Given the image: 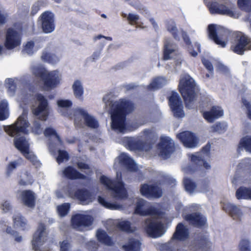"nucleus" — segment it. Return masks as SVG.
Wrapping results in <instances>:
<instances>
[{"mask_svg": "<svg viewBox=\"0 0 251 251\" xmlns=\"http://www.w3.org/2000/svg\"><path fill=\"white\" fill-rule=\"evenodd\" d=\"M134 212L141 216H152L146 219L144 224L145 230L150 236L157 238L164 234V226L160 220L165 217L164 213L159 211L153 205L142 199L138 200Z\"/></svg>", "mask_w": 251, "mask_h": 251, "instance_id": "nucleus-1", "label": "nucleus"}, {"mask_svg": "<svg viewBox=\"0 0 251 251\" xmlns=\"http://www.w3.org/2000/svg\"><path fill=\"white\" fill-rule=\"evenodd\" d=\"M112 97L111 94H107L103 98L105 110L111 114V127L118 133H126L129 130L126 126V115L133 110L134 105L126 100L114 101Z\"/></svg>", "mask_w": 251, "mask_h": 251, "instance_id": "nucleus-2", "label": "nucleus"}, {"mask_svg": "<svg viewBox=\"0 0 251 251\" xmlns=\"http://www.w3.org/2000/svg\"><path fill=\"white\" fill-rule=\"evenodd\" d=\"M141 137L147 142H143L139 138L124 137L122 144L131 151H147L150 150L152 145L157 140V136L155 130L153 128L146 129L143 131Z\"/></svg>", "mask_w": 251, "mask_h": 251, "instance_id": "nucleus-3", "label": "nucleus"}, {"mask_svg": "<svg viewBox=\"0 0 251 251\" xmlns=\"http://www.w3.org/2000/svg\"><path fill=\"white\" fill-rule=\"evenodd\" d=\"M178 87L186 106L191 108L197 97L194 80L188 75H182L179 80Z\"/></svg>", "mask_w": 251, "mask_h": 251, "instance_id": "nucleus-4", "label": "nucleus"}, {"mask_svg": "<svg viewBox=\"0 0 251 251\" xmlns=\"http://www.w3.org/2000/svg\"><path fill=\"white\" fill-rule=\"evenodd\" d=\"M100 180L101 183L110 191L111 195L113 197L117 199H122L126 197V191L121 181V173L117 172L116 180L115 182L105 176H101Z\"/></svg>", "mask_w": 251, "mask_h": 251, "instance_id": "nucleus-5", "label": "nucleus"}, {"mask_svg": "<svg viewBox=\"0 0 251 251\" xmlns=\"http://www.w3.org/2000/svg\"><path fill=\"white\" fill-rule=\"evenodd\" d=\"M74 124L78 127H82L84 126L92 128H97L99 123L97 119L87 111L81 107H77L73 110Z\"/></svg>", "mask_w": 251, "mask_h": 251, "instance_id": "nucleus-6", "label": "nucleus"}, {"mask_svg": "<svg viewBox=\"0 0 251 251\" xmlns=\"http://www.w3.org/2000/svg\"><path fill=\"white\" fill-rule=\"evenodd\" d=\"M27 112L24 110L22 114L20 115L17 121L13 125L4 126L6 132L11 136H20L22 134L28 133L27 128L29 123L27 120Z\"/></svg>", "mask_w": 251, "mask_h": 251, "instance_id": "nucleus-7", "label": "nucleus"}, {"mask_svg": "<svg viewBox=\"0 0 251 251\" xmlns=\"http://www.w3.org/2000/svg\"><path fill=\"white\" fill-rule=\"evenodd\" d=\"M207 6L212 14L218 13L226 15L234 18H237L239 16L238 13L232 7L229 6L228 4L225 5L211 1L208 2Z\"/></svg>", "mask_w": 251, "mask_h": 251, "instance_id": "nucleus-8", "label": "nucleus"}, {"mask_svg": "<svg viewBox=\"0 0 251 251\" xmlns=\"http://www.w3.org/2000/svg\"><path fill=\"white\" fill-rule=\"evenodd\" d=\"M232 50L239 54H242L246 50H251V40L242 33H238L231 46Z\"/></svg>", "mask_w": 251, "mask_h": 251, "instance_id": "nucleus-9", "label": "nucleus"}, {"mask_svg": "<svg viewBox=\"0 0 251 251\" xmlns=\"http://www.w3.org/2000/svg\"><path fill=\"white\" fill-rule=\"evenodd\" d=\"M36 98L39 104L37 107L32 108V113L38 119L45 121L47 120L49 114L48 100L44 96L40 94H36Z\"/></svg>", "mask_w": 251, "mask_h": 251, "instance_id": "nucleus-10", "label": "nucleus"}, {"mask_svg": "<svg viewBox=\"0 0 251 251\" xmlns=\"http://www.w3.org/2000/svg\"><path fill=\"white\" fill-rule=\"evenodd\" d=\"M93 221L92 216L77 214L72 217L71 219L72 225L74 228L78 231H84L88 229Z\"/></svg>", "mask_w": 251, "mask_h": 251, "instance_id": "nucleus-11", "label": "nucleus"}, {"mask_svg": "<svg viewBox=\"0 0 251 251\" xmlns=\"http://www.w3.org/2000/svg\"><path fill=\"white\" fill-rule=\"evenodd\" d=\"M47 240V233L45 230V226L40 224L38 226V229L34 234L32 240V248L35 251H52L49 248H44L40 250V247Z\"/></svg>", "mask_w": 251, "mask_h": 251, "instance_id": "nucleus-12", "label": "nucleus"}, {"mask_svg": "<svg viewBox=\"0 0 251 251\" xmlns=\"http://www.w3.org/2000/svg\"><path fill=\"white\" fill-rule=\"evenodd\" d=\"M62 80V75L57 70L47 71L42 81L46 89L52 90L59 85Z\"/></svg>", "mask_w": 251, "mask_h": 251, "instance_id": "nucleus-13", "label": "nucleus"}, {"mask_svg": "<svg viewBox=\"0 0 251 251\" xmlns=\"http://www.w3.org/2000/svg\"><path fill=\"white\" fill-rule=\"evenodd\" d=\"M208 33L209 37L222 47H225L226 42L223 37L226 36V32L220 25H210L208 26Z\"/></svg>", "mask_w": 251, "mask_h": 251, "instance_id": "nucleus-14", "label": "nucleus"}, {"mask_svg": "<svg viewBox=\"0 0 251 251\" xmlns=\"http://www.w3.org/2000/svg\"><path fill=\"white\" fill-rule=\"evenodd\" d=\"M174 143L169 137L161 138L160 142L158 145L159 155L164 159L170 157L174 151Z\"/></svg>", "mask_w": 251, "mask_h": 251, "instance_id": "nucleus-15", "label": "nucleus"}, {"mask_svg": "<svg viewBox=\"0 0 251 251\" xmlns=\"http://www.w3.org/2000/svg\"><path fill=\"white\" fill-rule=\"evenodd\" d=\"M210 146L207 145L201 152L196 153L191 156V161L199 166H203L206 169H209L210 165L206 162L205 159L209 157Z\"/></svg>", "mask_w": 251, "mask_h": 251, "instance_id": "nucleus-16", "label": "nucleus"}, {"mask_svg": "<svg viewBox=\"0 0 251 251\" xmlns=\"http://www.w3.org/2000/svg\"><path fill=\"white\" fill-rule=\"evenodd\" d=\"M21 43V39L19 33L13 29H8L6 34L5 47L10 50L19 46Z\"/></svg>", "mask_w": 251, "mask_h": 251, "instance_id": "nucleus-17", "label": "nucleus"}, {"mask_svg": "<svg viewBox=\"0 0 251 251\" xmlns=\"http://www.w3.org/2000/svg\"><path fill=\"white\" fill-rule=\"evenodd\" d=\"M28 78V75H25L21 77L19 79L17 78H7L5 81V85L9 95L12 96L15 94L16 84L18 82H20L24 87H27L29 83Z\"/></svg>", "mask_w": 251, "mask_h": 251, "instance_id": "nucleus-18", "label": "nucleus"}, {"mask_svg": "<svg viewBox=\"0 0 251 251\" xmlns=\"http://www.w3.org/2000/svg\"><path fill=\"white\" fill-rule=\"evenodd\" d=\"M69 196L76 199L82 204H88L95 199L93 194L86 189H78L75 192L74 195L69 193Z\"/></svg>", "mask_w": 251, "mask_h": 251, "instance_id": "nucleus-19", "label": "nucleus"}, {"mask_svg": "<svg viewBox=\"0 0 251 251\" xmlns=\"http://www.w3.org/2000/svg\"><path fill=\"white\" fill-rule=\"evenodd\" d=\"M35 194L31 190H24L19 192V199L23 205L33 209L35 206Z\"/></svg>", "mask_w": 251, "mask_h": 251, "instance_id": "nucleus-20", "label": "nucleus"}, {"mask_svg": "<svg viewBox=\"0 0 251 251\" xmlns=\"http://www.w3.org/2000/svg\"><path fill=\"white\" fill-rule=\"evenodd\" d=\"M141 194L147 198H158L161 197V189L156 185H149L146 184L142 185L140 188Z\"/></svg>", "mask_w": 251, "mask_h": 251, "instance_id": "nucleus-21", "label": "nucleus"}, {"mask_svg": "<svg viewBox=\"0 0 251 251\" xmlns=\"http://www.w3.org/2000/svg\"><path fill=\"white\" fill-rule=\"evenodd\" d=\"M42 27L44 32L50 33L54 30L53 14L49 11L43 13L41 16Z\"/></svg>", "mask_w": 251, "mask_h": 251, "instance_id": "nucleus-22", "label": "nucleus"}, {"mask_svg": "<svg viewBox=\"0 0 251 251\" xmlns=\"http://www.w3.org/2000/svg\"><path fill=\"white\" fill-rule=\"evenodd\" d=\"M177 138L181 141L184 146L187 148L195 147L198 143L196 136L189 131H184L177 135Z\"/></svg>", "mask_w": 251, "mask_h": 251, "instance_id": "nucleus-23", "label": "nucleus"}, {"mask_svg": "<svg viewBox=\"0 0 251 251\" xmlns=\"http://www.w3.org/2000/svg\"><path fill=\"white\" fill-rule=\"evenodd\" d=\"M58 105V112L61 115L69 117L70 118H74L73 110H70V108L72 105V102L69 100H60L57 102Z\"/></svg>", "mask_w": 251, "mask_h": 251, "instance_id": "nucleus-24", "label": "nucleus"}, {"mask_svg": "<svg viewBox=\"0 0 251 251\" xmlns=\"http://www.w3.org/2000/svg\"><path fill=\"white\" fill-rule=\"evenodd\" d=\"M107 225H112L113 227H107L110 230L115 228L127 232H133L135 230V227L131 226L130 222L127 221L109 220L107 222Z\"/></svg>", "mask_w": 251, "mask_h": 251, "instance_id": "nucleus-25", "label": "nucleus"}, {"mask_svg": "<svg viewBox=\"0 0 251 251\" xmlns=\"http://www.w3.org/2000/svg\"><path fill=\"white\" fill-rule=\"evenodd\" d=\"M119 164L130 171H135L137 169L136 164L133 160L126 153H122L117 158Z\"/></svg>", "mask_w": 251, "mask_h": 251, "instance_id": "nucleus-26", "label": "nucleus"}, {"mask_svg": "<svg viewBox=\"0 0 251 251\" xmlns=\"http://www.w3.org/2000/svg\"><path fill=\"white\" fill-rule=\"evenodd\" d=\"M224 114L223 110L219 106H213L212 108L207 111L203 113V116L208 122H213L216 119L222 116Z\"/></svg>", "mask_w": 251, "mask_h": 251, "instance_id": "nucleus-27", "label": "nucleus"}, {"mask_svg": "<svg viewBox=\"0 0 251 251\" xmlns=\"http://www.w3.org/2000/svg\"><path fill=\"white\" fill-rule=\"evenodd\" d=\"M185 219L195 226H204L206 222L205 218L199 213H194L185 216Z\"/></svg>", "mask_w": 251, "mask_h": 251, "instance_id": "nucleus-28", "label": "nucleus"}, {"mask_svg": "<svg viewBox=\"0 0 251 251\" xmlns=\"http://www.w3.org/2000/svg\"><path fill=\"white\" fill-rule=\"evenodd\" d=\"M223 209L226 212H228L234 220H240L243 215L241 209L238 206L232 203L224 204Z\"/></svg>", "mask_w": 251, "mask_h": 251, "instance_id": "nucleus-29", "label": "nucleus"}, {"mask_svg": "<svg viewBox=\"0 0 251 251\" xmlns=\"http://www.w3.org/2000/svg\"><path fill=\"white\" fill-rule=\"evenodd\" d=\"M62 175L63 176L71 179H85L86 178V176H85L79 173L71 166L66 168L63 171H62Z\"/></svg>", "mask_w": 251, "mask_h": 251, "instance_id": "nucleus-30", "label": "nucleus"}, {"mask_svg": "<svg viewBox=\"0 0 251 251\" xmlns=\"http://www.w3.org/2000/svg\"><path fill=\"white\" fill-rule=\"evenodd\" d=\"M189 237L188 229L181 223L177 225L173 238L179 240H185Z\"/></svg>", "mask_w": 251, "mask_h": 251, "instance_id": "nucleus-31", "label": "nucleus"}, {"mask_svg": "<svg viewBox=\"0 0 251 251\" xmlns=\"http://www.w3.org/2000/svg\"><path fill=\"white\" fill-rule=\"evenodd\" d=\"M176 49V45L174 44L171 39H166L164 46V59L168 60L170 58L171 54L174 52Z\"/></svg>", "mask_w": 251, "mask_h": 251, "instance_id": "nucleus-32", "label": "nucleus"}, {"mask_svg": "<svg viewBox=\"0 0 251 251\" xmlns=\"http://www.w3.org/2000/svg\"><path fill=\"white\" fill-rule=\"evenodd\" d=\"M141 243L136 238H130L124 244L122 248L125 251H138L140 249Z\"/></svg>", "mask_w": 251, "mask_h": 251, "instance_id": "nucleus-33", "label": "nucleus"}, {"mask_svg": "<svg viewBox=\"0 0 251 251\" xmlns=\"http://www.w3.org/2000/svg\"><path fill=\"white\" fill-rule=\"evenodd\" d=\"M72 89L75 97L82 100L83 99L84 90L81 82L79 80H75L72 85Z\"/></svg>", "mask_w": 251, "mask_h": 251, "instance_id": "nucleus-34", "label": "nucleus"}, {"mask_svg": "<svg viewBox=\"0 0 251 251\" xmlns=\"http://www.w3.org/2000/svg\"><path fill=\"white\" fill-rule=\"evenodd\" d=\"M167 79L162 76H159L154 78L151 84L148 86V88L150 90H155L159 89L166 84Z\"/></svg>", "mask_w": 251, "mask_h": 251, "instance_id": "nucleus-35", "label": "nucleus"}, {"mask_svg": "<svg viewBox=\"0 0 251 251\" xmlns=\"http://www.w3.org/2000/svg\"><path fill=\"white\" fill-rule=\"evenodd\" d=\"M236 197L237 199H245L251 200V188L241 187L236 192Z\"/></svg>", "mask_w": 251, "mask_h": 251, "instance_id": "nucleus-36", "label": "nucleus"}, {"mask_svg": "<svg viewBox=\"0 0 251 251\" xmlns=\"http://www.w3.org/2000/svg\"><path fill=\"white\" fill-rule=\"evenodd\" d=\"M44 133L46 137L50 138V140L52 139L54 144L58 145L61 143L59 136L53 128L48 127L45 129Z\"/></svg>", "mask_w": 251, "mask_h": 251, "instance_id": "nucleus-37", "label": "nucleus"}, {"mask_svg": "<svg viewBox=\"0 0 251 251\" xmlns=\"http://www.w3.org/2000/svg\"><path fill=\"white\" fill-rule=\"evenodd\" d=\"M14 143L16 148L22 152L26 151L29 149V144L23 136L15 139Z\"/></svg>", "mask_w": 251, "mask_h": 251, "instance_id": "nucleus-38", "label": "nucleus"}, {"mask_svg": "<svg viewBox=\"0 0 251 251\" xmlns=\"http://www.w3.org/2000/svg\"><path fill=\"white\" fill-rule=\"evenodd\" d=\"M14 225L22 230L26 229L27 226L26 220L20 214L15 215L13 217Z\"/></svg>", "mask_w": 251, "mask_h": 251, "instance_id": "nucleus-39", "label": "nucleus"}, {"mask_svg": "<svg viewBox=\"0 0 251 251\" xmlns=\"http://www.w3.org/2000/svg\"><path fill=\"white\" fill-rule=\"evenodd\" d=\"M98 201L104 207L111 210H122L123 206L117 202L110 203L107 201L104 198L99 196L98 197Z\"/></svg>", "mask_w": 251, "mask_h": 251, "instance_id": "nucleus-40", "label": "nucleus"}, {"mask_svg": "<svg viewBox=\"0 0 251 251\" xmlns=\"http://www.w3.org/2000/svg\"><path fill=\"white\" fill-rule=\"evenodd\" d=\"M97 236L98 240L107 246H111L113 244L111 238L108 236L105 231L101 230H99L97 231Z\"/></svg>", "mask_w": 251, "mask_h": 251, "instance_id": "nucleus-41", "label": "nucleus"}, {"mask_svg": "<svg viewBox=\"0 0 251 251\" xmlns=\"http://www.w3.org/2000/svg\"><path fill=\"white\" fill-rule=\"evenodd\" d=\"M31 71L34 75L40 77L42 80L48 70L42 65L37 64L32 66L31 68Z\"/></svg>", "mask_w": 251, "mask_h": 251, "instance_id": "nucleus-42", "label": "nucleus"}, {"mask_svg": "<svg viewBox=\"0 0 251 251\" xmlns=\"http://www.w3.org/2000/svg\"><path fill=\"white\" fill-rule=\"evenodd\" d=\"M166 28L167 30L172 34L175 39L179 40V37L177 34V29L174 21L169 20L167 21L166 23Z\"/></svg>", "mask_w": 251, "mask_h": 251, "instance_id": "nucleus-43", "label": "nucleus"}, {"mask_svg": "<svg viewBox=\"0 0 251 251\" xmlns=\"http://www.w3.org/2000/svg\"><path fill=\"white\" fill-rule=\"evenodd\" d=\"M242 103L247 109V114L251 120V94L245 95L242 98Z\"/></svg>", "mask_w": 251, "mask_h": 251, "instance_id": "nucleus-44", "label": "nucleus"}, {"mask_svg": "<svg viewBox=\"0 0 251 251\" xmlns=\"http://www.w3.org/2000/svg\"><path fill=\"white\" fill-rule=\"evenodd\" d=\"M8 117V110L7 102L2 100L0 102V120H4Z\"/></svg>", "mask_w": 251, "mask_h": 251, "instance_id": "nucleus-45", "label": "nucleus"}, {"mask_svg": "<svg viewBox=\"0 0 251 251\" xmlns=\"http://www.w3.org/2000/svg\"><path fill=\"white\" fill-rule=\"evenodd\" d=\"M33 181V179L30 174L27 172H25L20 176L19 184L21 185H26L32 184Z\"/></svg>", "mask_w": 251, "mask_h": 251, "instance_id": "nucleus-46", "label": "nucleus"}, {"mask_svg": "<svg viewBox=\"0 0 251 251\" xmlns=\"http://www.w3.org/2000/svg\"><path fill=\"white\" fill-rule=\"evenodd\" d=\"M169 105L171 108L175 107L182 104L180 98L178 94L176 92H172L171 96L169 99Z\"/></svg>", "mask_w": 251, "mask_h": 251, "instance_id": "nucleus-47", "label": "nucleus"}, {"mask_svg": "<svg viewBox=\"0 0 251 251\" xmlns=\"http://www.w3.org/2000/svg\"><path fill=\"white\" fill-rule=\"evenodd\" d=\"M183 183L185 190L190 194L192 193L196 188V185L190 179L185 177Z\"/></svg>", "mask_w": 251, "mask_h": 251, "instance_id": "nucleus-48", "label": "nucleus"}, {"mask_svg": "<svg viewBox=\"0 0 251 251\" xmlns=\"http://www.w3.org/2000/svg\"><path fill=\"white\" fill-rule=\"evenodd\" d=\"M70 205L69 203H64L57 207V211L60 217L65 216L69 212Z\"/></svg>", "mask_w": 251, "mask_h": 251, "instance_id": "nucleus-49", "label": "nucleus"}, {"mask_svg": "<svg viewBox=\"0 0 251 251\" xmlns=\"http://www.w3.org/2000/svg\"><path fill=\"white\" fill-rule=\"evenodd\" d=\"M244 148L245 149L251 152V137L247 136L243 138L239 144V149Z\"/></svg>", "mask_w": 251, "mask_h": 251, "instance_id": "nucleus-50", "label": "nucleus"}, {"mask_svg": "<svg viewBox=\"0 0 251 251\" xmlns=\"http://www.w3.org/2000/svg\"><path fill=\"white\" fill-rule=\"evenodd\" d=\"M47 55V54L46 53H42L41 56V59L45 62H47L51 64H55L60 60V57L54 53H51L50 58L47 59L46 58Z\"/></svg>", "mask_w": 251, "mask_h": 251, "instance_id": "nucleus-51", "label": "nucleus"}, {"mask_svg": "<svg viewBox=\"0 0 251 251\" xmlns=\"http://www.w3.org/2000/svg\"><path fill=\"white\" fill-rule=\"evenodd\" d=\"M239 167L243 171L247 173H251V160L249 158H246L242 160L239 164Z\"/></svg>", "mask_w": 251, "mask_h": 251, "instance_id": "nucleus-52", "label": "nucleus"}, {"mask_svg": "<svg viewBox=\"0 0 251 251\" xmlns=\"http://www.w3.org/2000/svg\"><path fill=\"white\" fill-rule=\"evenodd\" d=\"M31 131L36 135L41 134L43 132V128L42 127L41 123L38 120H35L33 122L31 126Z\"/></svg>", "mask_w": 251, "mask_h": 251, "instance_id": "nucleus-53", "label": "nucleus"}, {"mask_svg": "<svg viewBox=\"0 0 251 251\" xmlns=\"http://www.w3.org/2000/svg\"><path fill=\"white\" fill-rule=\"evenodd\" d=\"M36 49L34 47V42L32 41H29L24 46V49L23 50L24 53L28 55H32L34 52L36 51Z\"/></svg>", "mask_w": 251, "mask_h": 251, "instance_id": "nucleus-54", "label": "nucleus"}, {"mask_svg": "<svg viewBox=\"0 0 251 251\" xmlns=\"http://www.w3.org/2000/svg\"><path fill=\"white\" fill-rule=\"evenodd\" d=\"M239 251H251V242L247 239H242L239 244Z\"/></svg>", "mask_w": 251, "mask_h": 251, "instance_id": "nucleus-55", "label": "nucleus"}, {"mask_svg": "<svg viewBox=\"0 0 251 251\" xmlns=\"http://www.w3.org/2000/svg\"><path fill=\"white\" fill-rule=\"evenodd\" d=\"M238 4L241 9L251 11V0H238Z\"/></svg>", "mask_w": 251, "mask_h": 251, "instance_id": "nucleus-56", "label": "nucleus"}, {"mask_svg": "<svg viewBox=\"0 0 251 251\" xmlns=\"http://www.w3.org/2000/svg\"><path fill=\"white\" fill-rule=\"evenodd\" d=\"M211 128L213 131L222 133L226 131L227 126L225 123H218L213 125Z\"/></svg>", "mask_w": 251, "mask_h": 251, "instance_id": "nucleus-57", "label": "nucleus"}, {"mask_svg": "<svg viewBox=\"0 0 251 251\" xmlns=\"http://www.w3.org/2000/svg\"><path fill=\"white\" fill-rule=\"evenodd\" d=\"M175 117H182L184 115V111L182 109V104H179L178 106L175 107H172L171 108Z\"/></svg>", "mask_w": 251, "mask_h": 251, "instance_id": "nucleus-58", "label": "nucleus"}, {"mask_svg": "<svg viewBox=\"0 0 251 251\" xmlns=\"http://www.w3.org/2000/svg\"><path fill=\"white\" fill-rule=\"evenodd\" d=\"M69 159L68 153L65 151H58V155L56 158V161L58 164H60L64 161H66Z\"/></svg>", "mask_w": 251, "mask_h": 251, "instance_id": "nucleus-59", "label": "nucleus"}, {"mask_svg": "<svg viewBox=\"0 0 251 251\" xmlns=\"http://www.w3.org/2000/svg\"><path fill=\"white\" fill-rule=\"evenodd\" d=\"M181 61L177 60L175 62L168 64L166 66V69L169 70L172 73H176L177 72V67L180 66Z\"/></svg>", "mask_w": 251, "mask_h": 251, "instance_id": "nucleus-60", "label": "nucleus"}, {"mask_svg": "<svg viewBox=\"0 0 251 251\" xmlns=\"http://www.w3.org/2000/svg\"><path fill=\"white\" fill-rule=\"evenodd\" d=\"M28 160H29L31 162H32L33 164L35 165L38 163V161L37 160L36 157L34 155V154L29 151V149L26 151H24L22 152Z\"/></svg>", "mask_w": 251, "mask_h": 251, "instance_id": "nucleus-61", "label": "nucleus"}, {"mask_svg": "<svg viewBox=\"0 0 251 251\" xmlns=\"http://www.w3.org/2000/svg\"><path fill=\"white\" fill-rule=\"evenodd\" d=\"M0 209L4 213L9 212L12 209V205L10 201H3L0 204Z\"/></svg>", "mask_w": 251, "mask_h": 251, "instance_id": "nucleus-62", "label": "nucleus"}, {"mask_svg": "<svg viewBox=\"0 0 251 251\" xmlns=\"http://www.w3.org/2000/svg\"><path fill=\"white\" fill-rule=\"evenodd\" d=\"M44 5V1L42 0L35 2L31 7V14L35 15L39 10L40 7Z\"/></svg>", "mask_w": 251, "mask_h": 251, "instance_id": "nucleus-63", "label": "nucleus"}, {"mask_svg": "<svg viewBox=\"0 0 251 251\" xmlns=\"http://www.w3.org/2000/svg\"><path fill=\"white\" fill-rule=\"evenodd\" d=\"M77 166L81 170H84V172L86 175H90L92 173V171L87 164L82 162H78L77 163Z\"/></svg>", "mask_w": 251, "mask_h": 251, "instance_id": "nucleus-64", "label": "nucleus"}]
</instances>
